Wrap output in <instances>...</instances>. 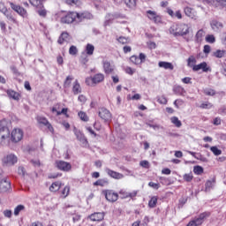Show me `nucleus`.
<instances>
[{"label": "nucleus", "instance_id": "f257e3e1", "mask_svg": "<svg viewBox=\"0 0 226 226\" xmlns=\"http://www.w3.org/2000/svg\"><path fill=\"white\" fill-rule=\"evenodd\" d=\"M170 33L173 36H186L190 33V26L186 24H174L170 27Z\"/></svg>", "mask_w": 226, "mask_h": 226}, {"label": "nucleus", "instance_id": "f03ea898", "mask_svg": "<svg viewBox=\"0 0 226 226\" xmlns=\"http://www.w3.org/2000/svg\"><path fill=\"white\" fill-rule=\"evenodd\" d=\"M10 139V129L6 120L0 121V146L4 147Z\"/></svg>", "mask_w": 226, "mask_h": 226}, {"label": "nucleus", "instance_id": "7ed1b4c3", "mask_svg": "<svg viewBox=\"0 0 226 226\" xmlns=\"http://www.w3.org/2000/svg\"><path fill=\"white\" fill-rule=\"evenodd\" d=\"M78 19L77 11H69L60 19L61 24H73Z\"/></svg>", "mask_w": 226, "mask_h": 226}, {"label": "nucleus", "instance_id": "20e7f679", "mask_svg": "<svg viewBox=\"0 0 226 226\" xmlns=\"http://www.w3.org/2000/svg\"><path fill=\"white\" fill-rule=\"evenodd\" d=\"M102 195H104L108 202H117V199H119V194L114 192V190H103Z\"/></svg>", "mask_w": 226, "mask_h": 226}, {"label": "nucleus", "instance_id": "39448f33", "mask_svg": "<svg viewBox=\"0 0 226 226\" xmlns=\"http://www.w3.org/2000/svg\"><path fill=\"white\" fill-rule=\"evenodd\" d=\"M24 139V131L22 129H14L11 134V142H20Z\"/></svg>", "mask_w": 226, "mask_h": 226}, {"label": "nucleus", "instance_id": "423d86ee", "mask_svg": "<svg viewBox=\"0 0 226 226\" xmlns=\"http://www.w3.org/2000/svg\"><path fill=\"white\" fill-rule=\"evenodd\" d=\"M11 192V183L6 178L0 180V193H10Z\"/></svg>", "mask_w": 226, "mask_h": 226}, {"label": "nucleus", "instance_id": "0eeeda50", "mask_svg": "<svg viewBox=\"0 0 226 226\" xmlns=\"http://www.w3.org/2000/svg\"><path fill=\"white\" fill-rule=\"evenodd\" d=\"M99 117L104 121V123H109V121L112 120V114L110 111L105 108H102L99 109Z\"/></svg>", "mask_w": 226, "mask_h": 226}, {"label": "nucleus", "instance_id": "6e6552de", "mask_svg": "<svg viewBox=\"0 0 226 226\" xmlns=\"http://www.w3.org/2000/svg\"><path fill=\"white\" fill-rule=\"evenodd\" d=\"M56 167L62 172H70L72 170V164L64 161H56Z\"/></svg>", "mask_w": 226, "mask_h": 226}, {"label": "nucleus", "instance_id": "1a4fd4ad", "mask_svg": "<svg viewBox=\"0 0 226 226\" xmlns=\"http://www.w3.org/2000/svg\"><path fill=\"white\" fill-rule=\"evenodd\" d=\"M19 159L13 154H9L3 158V163L4 165H7V167H11L12 165H15V163H17Z\"/></svg>", "mask_w": 226, "mask_h": 226}, {"label": "nucleus", "instance_id": "9d476101", "mask_svg": "<svg viewBox=\"0 0 226 226\" xmlns=\"http://www.w3.org/2000/svg\"><path fill=\"white\" fill-rule=\"evenodd\" d=\"M105 76L102 73H98L92 78H87L86 84H87V86H91V82H93V84H100V82H103Z\"/></svg>", "mask_w": 226, "mask_h": 226}, {"label": "nucleus", "instance_id": "9b49d317", "mask_svg": "<svg viewBox=\"0 0 226 226\" xmlns=\"http://www.w3.org/2000/svg\"><path fill=\"white\" fill-rule=\"evenodd\" d=\"M211 216V212H203L199 215L198 217H195L192 221L196 224V226H200L204 223L206 218H209Z\"/></svg>", "mask_w": 226, "mask_h": 226}, {"label": "nucleus", "instance_id": "f8f14e48", "mask_svg": "<svg viewBox=\"0 0 226 226\" xmlns=\"http://www.w3.org/2000/svg\"><path fill=\"white\" fill-rule=\"evenodd\" d=\"M10 6H11V10L16 11V13L20 15V17H23V19H26V17H27V11L26 9H24V7H22L20 5H17L11 2L10 3Z\"/></svg>", "mask_w": 226, "mask_h": 226}, {"label": "nucleus", "instance_id": "ddd939ff", "mask_svg": "<svg viewBox=\"0 0 226 226\" xmlns=\"http://www.w3.org/2000/svg\"><path fill=\"white\" fill-rule=\"evenodd\" d=\"M79 22H82V20H93L94 16L93 13L89 12V11H84L82 12H77Z\"/></svg>", "mask_w": 226, "mask_h": 226}, {"label": "nucleus", "instance_id": "4468645a", "mask_svg": "<svg viewBox=\"0 0 226 226\" xmlns=\"http://www.w3.org/2000/svg\"><path fill=\"white\" fill-rule=\"evenodd\" d=\"M0 11L6 16V19H8V20H11V22H16V19L15 18H13V15H11V12L8 11L6 6H4V4H3L2 2H0Z\"/></svg>", "mask_w": 226, "mask_h": 226}, {"label": "nucleus", "instance_id": "2eb2a0df", "mask_svg": "<svg viewBox=\"0 0 226 226\" xmlns=\"http://www.w3.org/2000/svg\"><path fill=\"white\" fill-rule=\"evenodd\" d=\"M199 70H202V72H204L205 73H207V72H211V67H207V63L206 62H203V63H200V64L192 66L193 72H199Z\"/></svg>", "mask_w": 226, "mask_h": 226}, {"label": "nucleus", "instance_id": "dca6fc26", "mask_svg": "<svg viewBox=\"0 0 226 226\" xmlns=\"http://www.w3.org/2000/svg\"><path fill=\"white\" fill-rule=\"evenodd\" d=\"M88 218L92 221V222H102V220H103V218H105V213L103 212H95L94 214H91Z\"/></svg>", "mask_w": 226, "mask_h": 226}, {"label": "nucleus", "instance_id": "f3484780", "mask_svg": "<svg viewBox=\"0 0 226 226\" xmlns=\"http://www.w3.org/2000/svg\"><path fill=\"white\" fill-rule=\"evenodd\" d=\"M37 121L39 124H43V126H47L49 132H54V127L50 124V122L45 117H37Z\"/></svg>", "mask_w": 226, "mask_h": 226}, {"label": "nucleus", "instance_id": "a211bd4d", "mask_svg": "<svg viewBox=\"0 0 226 226\" xmlns=\"http://www.w3.org/2000/svg\"><path fill=\"white\" fill-rule=\"evenodd\" d=\"M74 134L77 137V139L83 144V146H87V139H86V136L84 133H82L80 131L77 130V128H74Z\"/></svg>", "mask_w": 226, "mask_h": 226}, {"label": "nucleus", "instance_id": "6ab92c4d", "mask_svg": "<svg viewBox=\"0 0 226 226\" xmlns=\"http://www.w3.org/2000/svg\"><path fill=\"white\" fill-rule=\"evenodd\" d=\"M105 171L107 172L108 176H109V177H112L113 179H123V177H124V175L117 171H114L109 168H107Z\"/></svg>", "mask_w": 226, "mask_h": 226}, {"label": "nucleus", "instance_id": "aec40b11", "mask_svg": "<svg viewBox=\"0 0 226 226\" xmlns=\"http://www.w3.org/2000/svg\"><path fill=\"white\" fill-rule=\"evenodd\" d=\"M71 40L72 37L70 36V34H68V32H63L57 40V43H59V45H63L64 41L68 43Z\"/></svg>", "mask_w": 226, "mask_h": 226}, {"label": "nucleus", "instance_id": "412c9836", "mask_svg": "<svg viewBox=\"0 0 226 226\" xmlns=\"http://www.w3.org/2000/svg\"><path fill=\"white\" fill-rule=\"evenodd\" d=\"M7 95L9 98H11L12 100H15V102H19L21 98V94L14 90L9 89L6 91Z\"/></svg>", "mask_w": 226, "mask_h": 226}, {"label": "nucleus", "instance_id": "4be33fe9", "mask_svg": "<svg viewBox=\"0 0 226 226\" xmlns=\"http://www.w3.org/2000/svg\"><path fill=\"white\" fill-rule=\"evenodd\" d=\"M102 64H103L104 72L107 73L108 75L114 72V66L110 64V62L103 61Z\"/></svg>", "mask_w": 226, "mask_h": 226}, {"label": "nucleus", "instance_id": "5701e85b", "mask_svg": "<svg viewBox=\"0 0 226 226\" xmlns=\"http://www.w3.org/2000/svg\"><path fill=\"white\" fill-rule=\"evenodd\" d=\"M212 57H216V59H222L226 57V50L225 49H216L212 53Z\"/></svg>", "mask_w": 226, "mask_h": 226}, {"label": "nucleus", "instance_id": "b1692460", "mask_svg": "<svg viewBox=\"0 0 226 226\" xmlns=\"http://www.w3.org/2000/svg\"><path fill=\"white\" fill-rule=\"evenodd\" d=\"M216 183V178H212L211 180H207L205 184V192H211L213 186Z\"/></svg>", "mask_w": 226, "mask_h": 226}, {"label": "nucleus", "instance_id": "393cba45", "mask_svg": "<svg viewBox=\"0 0 226 226\" xmlns=\"http://www.w3.org/2000/svg\"><path fill=\"white\" fill-rule=\"evenodd\" d=\"M158 66L164 70H174V65L170 62H159Z\"/></svg>", "mask_w": 226, "mask_h": 226}, {"label": "nucleus", "instance_id": "a878e982", "mask_svg": "<svg viewBox=\"0 0 226 226\" xmlns=\"http://www.w3.org/2000/svg\"><path fill=\"white\" fill-rule=\"evenodd\" d=\"M72 93L73 94H79L82 93V88L80 87V84L79 83L78 79H76L75 82L73 83Z\"/></svg>", "mask_w": 226, "mask_h": 226}, {"label": "nucleus", "instance_id": "bb28decb", "mask_svg": "<svg viewBox=\"0 0 226 226\" xmlns=\"http://www.w3.org/2000/svg\"><path fill=\"white\" fill-rule=\"evenodd\" d=\"M173 93H175V94H178L179 96H183L186 91L181 86H175L173 87Z\"/></svg>", "mask_w": 226, "mask_h": 226}, {"label": "nucleus", "instance_id": "cd10ccee", "mask_svg": "<svg viewBox=\"0 0 226 226\" xmlns=\"http://www.w3.org/2000/svg\"><path fill=\"white\" fill-rule=\"evenodd\" d=\"M210 25H211L213 31H220V29H222V27H223V25L220 21H217V20H213Z\"/></svg>", "mask_w": 226, "mask_h": 226}, {"label": "nucleus", "instance_id": "c85d7f7f", "mask_svg": "<svg viewBox=\"0 0 226 226\" xmlns=\"http://www.w3.org/2000/svg\"><path fill=\"white\" fill-rule=\"evenodd\" d=\"M36 13H38L39 17H42V19L47 18V9H45V6L42 4V6L38 7Z\"/></svg>", "mask_w": 226, "mask_h": 226}, {"label": "nucleus", "instance_id": "c756f323", "mask_svg": "<svg viewBox=\"0 0 226 226\" xmlns=\"http://www.w3.org/2000/svg\"><path fill=\"white\" fill-rule=\"evenodd\" d=\"M119 193H125V196H120V199H128V197H130V199H133V197H137V191H134L132 192H126L124 191H120Z\"/></svg>", "mask_w": 226, "mask_h": 226}, {"label": "nucleus", "instance_id": "7c9ffc66", "mask_svg": "<svg viewBox=\"0 0 226 226\" xmlns=\"http://www.w3.org/2000/svg\"><path fill=\"white\" fill-rule=\"evenodd\" d=\"M109 185V180L107 178L98 179L94 183V186H105Z\"/></svg>", "mask_w": 226, "mask_h": 226}, {"label": "nucleus", "instance_id": "2f4dec72", "mask_svg": "<svg viewBox=\"0 0 226 226\" xmlns=\"http://www.w3.org/2000/svg\"><path fill=\"white\" fill-rule=\"evenodd\" d=\"M30 4H32V6H34L35 8H40L41 6L43 5V2L47 1V0H28Z\"/></svg>", "mask_w": 226, "mask_h": 226}, {"label": "nucleus", "instance_id": "473e14b6", "mask_svg": "<svg viewBox=\"0 0 226 226\" xmlns=\"http://www.w3.org/2000/svg\"><path fill=\"white\" fill-rule=\"evenodd\" d=\"M124 3L131 10H135V6H137V0H124Z\"/></svg>", "mask_w": 226, "mask_h": 226}, {"label": "nucleus", "instance_id": "72a5a7b5", "mask_svg": "<svg viewBox=\"0 0 226 226\" xmlns=\"http://www.w3.org/2000/svg\"><path fill=\"white\" fill-rule=\"evenodd\" d=\"M86 52L87 56H93L94 53V46L93 44H87L86 46Z\"/></svg>", "mask_w": 226, "mask_h": 226}, {"label": "nucleus", "instance_id": "f704fd0d", "mask_svg": "<svg viewBox=\"0 0 226 226\" xmlns=\"http://www.w3.org/2000/svg\"><path fill=\"white\" fill-rule=\"evenodd\" d=\"M61 188V184L59 182H54L50 186H49V191L50 192H57Z\"/></svg>", "mask_w": 226, "mask_h": 226}, {"label": "nucleus", "instance_id": "c9c22d12", "mask_svg": "<svg viewBox=\"0 0 226 226\" xmlns=\"http://www.w3.org/2000/svg\"><path fill=\"white\" fill-rule=\"evenodd\" d=\"M197 63V59H195V56H191L188 59H187V66L189 68H193V64H195Z\"/></svg>", "mask_w": 226, "mask_h": 226}, {"label": "nucleus", "instance_id": "e433bc0d", "mask_svg": "<svg viewBox=\"0 0 226 226\" xmlns=\"http://www.w3.org/2000/svg\"><path fill=\"white\" fill-rule=\"evenodd\" d=\"M171 123L173 124H175V126H177V128H181V126H183V124L181 123L179 118H177V117H171Z\"/></svg>", "mask_w": 226, "mask_h": 226}, {"label": "nucleus", "instance_id": "4c0bfd02", "mask_svg": "<svg viewBox=\"0 0 226 226\" xmlns=\"http://www.w3.org/2000/svg\"><path fill=\"white\" fill-rule=\"evenodd\" d=\"M24 209H26V207L24 205H18L15 208H14V215L15 216H19V215H20L21 211H24Z\"/></svg>", "mask_w": 226, "mask_h": 226}, {"label": "nucleus", "instance_id": "58836bf2", "mask_svg": "<svg viewBox=\"0 0 226 226\" xmlns=\"http://www.w3.org/2000/svg\"><path fill=\"white\" fill-rule=\"evenodd\" d=\"M183 179L186 183H192V181L193 180V174L192 172L191 173H186L183 176Z\"/></svg>", "mask_w": 226, "mask_h": 226}, {"label": "nucleus", "instance_id": "ea45409f", "mask_svg": "<svg viewBox=\"0 0 226 226\" xmlns=\"http://www.w3.org/2000/svg\"><path fill=\"white\" fill-rule=\"evenodd\" d=\"M203 93L207 96H215V94H216V91H215V89H212V88H205L203 90Z\"/></svg>", "mask_w": 226, "mask_h": 226}, {"label": "nucleus", "instance_id": "a19ab883", "mask_svg": "<svg viewBox=\"0 0 226 226\" xmlns=\"http://www.w3.org/2000/svg\"><path fill=\"white\" fill-rule=\"evenodd\" d=\"M78 116L81 119V121H85L86 123H87V121H89V117H87V114H86V112H84V111H79L78 113Z\"/></svg>", "mask_w": 226, "mask_h": 226}, {"label": "nucleus", "instance_id": "79ce46f5", "mask_svg": "<svg viewBox=\"0 0 226 226\" xmlns=\"http://www.w3.org/2000/svg\"><path fill=\"white\" fill-rule=\"evenodd\" d=\"M158 203V198L154 196L151 198V200L148 201L149 207H156V204Z\"/></svg>", "mask_w": 226, "mask_h": 226}, {"label": "nucleus", "instance_id": "37998d69", "mask_svg": "<svg viewBox=\"0 0 226 226\" xmlns=\"http://www.w3.org/2000/svg\"><path fill=\"white\" fill-rule=\"evenodd\" d=\"M69 54L70 56H77V54H79V49H77V46L72 45L69 49Z\"/></svg>", "mask_w": 226, "mask_h": 226}, {"label": "nucleus", "instance_id": "c03bdc74", "mask_svg": "<svg viewBox=\"0 0 226 226\" xmlns=\"http://www.w3.org/2000/svg\"><path fill=\"white\" fill-rule=\"evenodd\" d=\"M193 172L197 174V176H200V174H204V168H202V166H194Z\"/></svg>", "mask_w": 226, "mask_h": 226}, {"label": "nucleus", "instance_id": "a18cd8bd", "mask_svg": "<svg viewBox=\"0 0 226 226\" xmlns=\"http://www.w3.org/2000/svg\"><path fill=\"white\" fill-rule=\"evenodd\" d=\"M204 37V30L203 29H200L196 35H195V38H196V41H202V38Z\"/></svg>", "mask_w": 226, "mask_h": 226}, {"label": "nucleus", "instance_id": "49530a36", "mask_svg": "<svg viewBox=\"0 0 226 226\" xmlns=\"http://www.w3.org/2000/svg\"><path fill=\"white\" fill-rule=\"evenodd\" d=\"M216 41V38L213 34H207L206 36V42L207 43H215Z\"/></svg>", "mask_w": 226, "mask_h": 226}, {"label": "nucleus", "instance_id": "de8ad7c7", "mask_svg": "<svg viewBox=\"0 0 226 226\" xmlns=\"http://www.w3.org/2000/svg\"><path fill=\"white\" fill-rule=\"evenodd\" d=\"M210 151H212L215 156H220V154H222V151L218 147H211Z\"/></svg>", "mask_w": 226, "mask_h": 226}, {"label": "nucleus", "instance_id": "09e8293b", "mask_svg": "<svg viewBox=\"0 0 226 226\" xmlns=\"http://www.w3.org/2000/svg\"><path fill=\"white\" fill-rule=\"evenodd\" d=\"M72 80H73V78L72 76H67L64 83V87L65 88L70 87V85L72 84Z\"/></svg>", "mask_w": 226, "mask_h": 226}, {"label": "nucleus", "instance_id": "8fccbe9b", "mask_svg": "<svg viewBox=\"0 0 226 226\" xmlns=\"http://www.w3.org/2000/svg\"><path fill=\"white\" fill-rule=\"evenodd\" d=\"M185 14L187 17H193V9L190 8V7H185L184 9Z\"/></svg>", "mask_w": 226, "mask_h": 226}, {"label": "nucleus", "instance_id": "3c124183", "mask_svg": "<svg viewBox=\"0 0 226 226\" xmlns=\"http://www.w3.org/2000/svg\"><path fill=\"white\" fill-rule=\"evenodd\" d=\"M109 17L111 19V20H114V19H120L121 18V14L115 12L113 14L108 13L106 15V19H109Z\"/></svg>", "mask_w": 226, "mask_h": 226}, {"label": "nucleus", "instance_id": "603ef678", "mask_svg": "<svg viewBox=\"0 0 226 226\" xmlns=\"http://www.w3.org/2000/svg\"><path fill=\"white\" fill-rule=\"evenodd\" d=\"M130 61L131 63H133V64H140V59L137 56H132Z\"/></svg>", "mask_w": 226, "mask_h": 226}, {"label": "nucleus", "instance_id": "864d4df0", "mask_svg": "<svg viewBox=\"0 0 226 226\" xmlns=\"http://www.w3.org/2000/svg\"><path fill=\"white\" fill-rule=\"evenodd\" d=\"M196 160H200V162H203L204 163H207V158H206L204 155L200 154H197V155L195 156Z\"/></svg>", "mask_w": 226, "mask_h": 226}, {"label": "nucleus", "instance_id": "5fc2aeb1", "mask_svg": "<svg viewBox=\"0 0 226 226\" xmlns=\"http://www.w3.org/2000/svg\"><path fill=\"white\" fill-rule=\"evenodd\" d=\"M117 41H119V43H122V45H126V43H128L130 41V39L124 37V36H120L117 39Z\"/></svg>", "mask_w": 226, "mask_h": 226}, {"label": "nucleus", "instance_id": "6e6d98bb", "mask_svg": "<svg viewBox=\"0 0 226 226\" xmlns=\"http://www.w3.org/2000/svg\"><path fill=\"white\" fill-rule=\"evenodd\" d=\"M147 13L148 19H149L150 20H154V18H155V16L157 15V14H156V11H147Z\"/></svg>", "mask_w": 226, "mask_h": 226}, {"label": "nucleus", "instance_id": "4d7b16f0", "mask_svg": "<svg viewBox=\"0 0 226 226\" xmlns=\"http://www.w3.org/2000/svg\"><path fill=\"white\" fill-rule=\"evenodd\" d=\"M69 193H70V187L65 186L62 191V195H64V197L66 198L68 197Z\"/></svg>", "mask_w": 226, "mask_h": 226}, {"label": "nucleus", "instance_id": "13d9d810", "mask_svg": "<svg viewBox=\"0 0 226 226\" xmlns=\"http://www.w3.org/2000/svg\"><path fill=\"white\" fill-rule=\"evenodd\" d=\"M200 109H211V107H213V104H211L210 102H203L200 104Z\"/></svg>", "mask_w": 226, "mask_h": 226}, {"label": "nucleus", "instance_id": "bf43d9fd", "mask_svg": "<svg viewBox=\"0 0 226 226\" xmlns=\"http://www.w3.org/2000/svg\"><path fill=\"white\" fill-rule=\"evenodd\" d=\"M148 186H150V188H154V190H158V188H160V184H156L154 182H149L148 183Z\"/></svg>", "mask_w": 226, "mask_h": 226}, {"label": "nucleus", "instance_id": "052dcab7", "mask_svg": "<svg viewBox=\"0 0 226 226\" xmlns=\"http://www.w3.org/2000/svg\"><path fill=\"white\" fill-rule=\"evenodd\" d=\"M11 215H12L11 210L6 209L4 211V216H5V218H11Z\"/></svg>", "mask_w": 226, "mask_h": 226}, {"label": "nucleus", "instance_id": "680f3d73", "mask_svg": "<svg viewBox=\"0 0 226 226\" xmlns=\"http://www.w3.org/2000/svg\"><path fill=\"white\" fill-rule=\"evenodd\" d=\"M140 166L143 167L144 169H149V162L147 161H141L139 162Z\"/></svg>", "mask_w": 226, "mask_h": 226}, {"label": "nucleus", "instance_id": "e2e57ef3", "mask_svg": "<svg viewBox=\"0 0 226 226\" xmlns=\"http://www.w3.org/2000/svg\"><path fill=\"white\" fill-rule=\"evenodd\" d=\"M157 102H159V103H161L162 105H166V103H167V98H165V97H161V98H158L157 99Z\"/></svg>", "mask_w": 226, "mask_h": 226}, {"label": "nucleus", "instance_id": "0e129e2a", "mask_svg": "<svg viewBox=\"0 0 226 226\" xmlns=\"http://www.w3.org/2000/svg\"><path fill=\"white\" fill-rule=\"evenodd\" d=\"M174 105L175 107H177V109H179V106L183 105V100L181 99H177L174 102Z\"/></svg>", "mask_w": 226, "mask_h": 226}, {"label": "nucleus", "instance_id": "69168bd1", "mask_svg": "<svg viewBox=\"0 0 226 226\" xmlns=\"http://www.w3.org/2000/svg\"><path fill=\"white\" fill-rule=\"evenodd\" d=\"M203 52L204 54H209V52H211V46L205 45L203 48Z\"/></svg>", "mask_w": 226, "mask_h": 226}, {"label": "nucleus", "instance_id": "338daca9", "mask_svg": "<svg viewBox=\"0 0 226 226\" xmlns=\"http://www.w3.org/2000/svg\"><path fill=\"white\" fill-rule=\"evenodd\" d=\"M188 202V198L182 197L179 199V205L184 206V204H186Z\"/></svg>", "mask_w": 226, "mask_h": 226}, {"label": "nucleus", "instance_id": "774afa93", "mask_svg": "<svg viewBox=\"0 0 226 226\" xmlns=\"http://www.w3.org/2000/svg\"><path fill=\"white\" fill-rule=\"evenodd\" d=\"M138 58H139V63L142 64V63L146 61V55L144 53H139V56Z\"/></svg>", "mask_w": 226, "mask_h": 226}]
</instances>
